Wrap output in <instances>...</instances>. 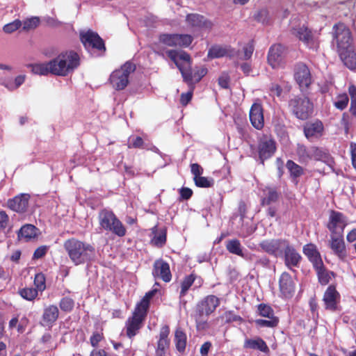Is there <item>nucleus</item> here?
Instances as JSON below:
<instances>
[{
    "label": "nucleus",
    "instance_id": "nucleus-1",
    "mask_svg": "<svg viewBox=\"0 0 356 356\" xmlns=\"http://www.w3.org/2000/svg\"><path fill=\"white\" fill-rule=\"evenodd\" d=\"M166 54L179 70L184 81L189 86H194L207 73L205 67H195L193 70L191 56L186 51L169 49L166 51Z\"/></svg>",
    "mask_w": 356,
    "mask_h": 356
},
{
    "label": "nucleus",
    "instance_id": "nucleus-2",
    "mask_svg": "<svg viewBox=\"0 0 356 356\" xmlns=\"http://www.w3.org/2000/svg\"><path fill=\"white\" fill-rule=\"evenodd\" d=\"M63 248L76 266L90 261L95 252L92 245L76 238L67 239L63 243Z\"/></svg>",
    "mask_w": 356,
    "mask_h": 356
},
{
    "label": "nucleus",
    "instance_id": "nucleus-3",
    "mask_svg": "<svg viewBox=\"0 0 356 356\" xmlns=\"http://www.w3.org/2000/svg\"><path fill=\"white\" fill-rule=\"evenodd\" d=\"M52 71L55 76H66L74 72L80 64L81 59L79 54L73 50L60 52L51 60Z\"/></svg>",
    "mask_w": 356,
    "mask_h": 356
},
{
    "label": "nucleus",
    "instance_id": "nucleus-4",
    "mask_svg": "<svg viewBox=\"0 0 356 356\" xmlns=\"http://www.w3.org/2000/svg\"><path fill=\"white\" fill-rule=\"evenodd\" d=\"M220 304V298L214 295H207L197 302L195 314L197 330H206L209 327L208 317L216 311Z\"/></svg>",
    "mask_w": 356,
    "mask_h": 356
},
{
    "label": "nucleus",
    "instance_id": "nucleus-5",
    "mask_svg": "<svg viewBox=\"0 0 356 356\" xmlns=\"http://www.w3.org/2000/svg\"><path fill=\"white\" fill-rule=\"evenodd\" d=\"M99 223L104 230L123 237L127 234V229L123 223L118 218L113 211L103 209L98 214Z\"/></svg>",
    "mask_w": 356,
    "mask_h": 356
},
{
    "label": "nucleus",
    "instance_id": "nucleus-6",
    "mask_svg": "<svg viewBox=\"0 0 356 356\" xmlns=\"http://www.w3.org/2000/svg\"><path fill=\"white\" fill-rule=\"evenodd\" d=\"M289 107L292 114L301 120H307L314 111V104L307 97L295 96L289 101Z\"/></svg>",
    "mask_w": 356,
    "mask_h": 356
},
{
    "label": "nucleus",
    "instance_id": "nucleus-7",
    "mask_svg": "<svg viewBox=\"0 0 356 356\" xmlns=\"http://www.w3.org/2000/svg\"><path fill=\"white\" fill-rule=\"evenodd\" d=\"M136 70V65L127 61L120 69L115 70L110 75L109 81L117 90L124 89L129 83V76Z\"/></svg>",
    "mask_w": 356,
    "mask_h": 356
},
{
    "label": "nucleus",
    "instance_id": "nucleus-8",
    "mask_svg": "<svg viewBox=\"0 0 356 356\" xmlns=\"http://www.w3.org/2000/svg\"><path fill=\"white\" fill-rule=\"evenodd\" d=\"M333 39L336 42L337 52L354 47L351 32L343 23L339 22L334 25Z\"/></svg>",
    "mask_w": 356,
    "mask_h": 356
},
{
    "label": "nucleus",
    "instance_id": "nucleus-9",
    "mask_svg": "<svg viewBox=\"0 0 356 356\" xmlns=\"http://www.w3.org/2000/svg\"><path fill=\"white\" fill-rule=\"evenodd\" d=\"M147 314L144 313L138 308H134L131 316L129 317L125 323L126 335L129 339L134 338L143 327Z\"/></svg>",
    "mask_w": 356,
    "mask_h": 356
},
{
    "label": "nucleus",
    "instance_id": "nucleus-10",
    "mask_svg": "<svg viewBox=\"0 0 356 356\" xmlns=\"http://www.w3.org/2000/svg\"><path fill=\"white\" fill-rule=\"evenodd\" d=\"M347 225V217L341 212L330 210L326 227L330 234H343V231Z\"/></svg>",
    "mask_w": 356,
    "mask_h": 356
},
{
    "label": "nucleus",
    "instance_id": "nucleus-11",
    "mask_svg": "<svg viewBox=\"0 0 356 356\" xmlns=\"http://www.w3.org/2000/svg\"><path fill=\"white\" fill-rule=\"evenodd\" d=\"M292 33L302 41L308 48L317 49L319 47L320 40L312 30L307 26H302L293 29Z\"/></svg>",
    "mask_w": 356,
    "mask_h": 356
},
{
    "label": "nucleus",
    "instance_id": "nucleus-12",
    "mask_svg": "<svg viewBox=\"0 0 356 356\" xmlns=\"http://www.w3.org/2000/svg\"><path fill=\"white\" fill-rule=\"evenodd\" d=\"M80 40L86 49H95L98 51H106L104 40L96 32L91 30L81 32Z\"/></svg>",
    "mask_w": 356,
    "mask_h": 356
},
{
    "label": "nucleus",
    "instance_id": "nucleus-13",
    "mask_svg": "<svg viewBox=\"0 0 356 356\" xmlns=\"http://www.w3.org/2000/svg\"><path fill=\"white\" fill-rule=\"evenodd\" d=\"M288 240L282 238L266 239L259 244L261 249L270 255L278 257L283 254V250Z\"/></svg>",
    "mask_w": 356,
    "mask_h": 356
},
{
    "label": "nucleus",
    "instance_id": "nucleus-14",
    "mask_svg": "<svg viewBox=\"0 0 356 356\" xmlns=\"http://www.w3.org/2000/svg\"><path fill=\"white\" fill-rule=\"evenodd\" d=\"M328 246L333 254L341 261H345L348 257V251L343 238V234H330Z\"/></svg>",
    "mask_w": 356,
    "mask_h": 356
},
{
    "label": "nucleus",
    "instance_id": "nucleus-15",
    "mask_svg": "<svg viewBox=\"0 0 356 356\" xmlns=\"http://www.w3.org/2000/svg\"><path fill=\"white\" fill-rule=\"evenodd\" d=\"M284 261L285 266L291 270L295 272L293 268L300 266L302 257L293 246L288 241L283 250Z\"/></svg>",
    "mask_w": 356,
    "mask_h": 356
},
{
    "label": "nucleus",
    "instance_id": "nucleus-16",
    "mask_svg": "<svg viewBox=\"0 0 356 356\" xmlns=\"http://www.w3.org/2000/svg\"><path fill=\"white\" fill-rule=\"evenodd\" d=\"M340 300L341 296L337 291L336 286L333 284L330 285L325 290L323 297L325 309L331 312L337 311Z\"/></svg>",
    "mask_w": 356,
    "mask_h": 356
},
{
    "label": "nucleus",
    "instance_id": "nucleus-17",
    "mask_svg": "<svg viewBox=\"0 0 356 356\" xmlns=\"http://www.w3.org/2000/svg\"><path fill=\"white\" fill-rule=\"evenodd\" d=\"M152 274L154 278L165 282H170L172 280L170 265L162 259H156L154 262Z\"/></svg>",
    "mask_w": 356,
    "mask_h": 356
},
{
    "label": "nucleus",
    "instance_id": "nucleus-18",
    "mask_svg": "<svg viewBox=\"0 0 356 356\" xmlns=\"http://www.w3.org/2000/svg\"><path fill=\"white\" fill-rule=\"evenodd\" d=\"M294 78L301 88H308L312 83L310 70L306 64L301 62L295 65Z\"/></svg>",
    "mask_w": 356,
    "mask_h": 356
},
{
    "label": "nucleus",
    "instance_id": "nucleus-19",
    "mask_svg": "<svg viewBox=\"0 0 356 356\" xmlns=\"http://www.w3.org/2000/svg\"><path fill=\"white\" fill-rule=\"evenodd\" d=\"M169 334V326L165 325L161 327L155 350V356H166V353L170 345Z\"/></svg>",
    "mask_w": 356,
    "mask_h": 356
},
{
    "label": "nucleus",
    "instance_id": "nucleus-20",
    "mask_svg": "<svg viewBox=\"0 0 356 356\" xmlns=\"http://www.w3.org/2000/svg\"><path fill=\"white\" fill-rule=\"evenodd\" d=\"M249 118L251 124L257 130H261L264 126V108L261 104L254 103L250 109Z\"/></svg>",
    "mask_w": 356,
    "mask_h": 356
},
{
    "label": "nucleus",
    "instance_id": "nucleus-21",
    "mask_svg": "<svg viewBox=\"0 0 356 356\" xmlns=\"http://www.w3.org/2000/svg\"><path fill=\"white\" fill-rule=\"evenodd\" d=\"M276 150V143L271 138H264L260 140L258 145V152L261 163L270 158Z\"/></svg>",
    "mask_w": 356,
    "mask_h": 356
},
{
    "label": "nucleus",
    "instance_id": "nucleus-22",
    "mask_svg": "<svg viewBox=\"0 0 356 356\" xmlns=\"http://www.w3.org/2000/svg\"><path fill=\"white\" fill-rule=\"evenodd\" d=\"M30 195L22 193L8 200V208L17 213H24L29 207Z\"/></svg>",
    "mask_w": 356,
    "mask_h": 356
},
{
    "label": "nucleus",
    "instance_id": "nucleus-23",
    "mask_svg": "<svg viewBox=\"0 0 356 356\" xmlns=\"http://www.w3.org/2000/svg\"><path fill=\"white\" fill-rule=\"evenodd\" d=\"M279 288L283 297L291 298L295 291V284L291 275L287 272H283L279 279Z\"/></svg>",
    "mask_w": 356,
    "mask_h": 356
},
{
    "label": "nucleus",
    "instance_id": "nucleus-24",
    "mask_svg": "<svg viewBox=\"0 0 356 356\" xmlns=\"http://www.w3.org/2000/svg\"><path fill=\"white\" fill-rule=\"evenodd\" d=\"M284 47L280 44L272 45L268 53V63L273 68L278 67L282 62Z\"/></svg>",
    "mask_w": 356,
    "mask_h": 356
},
{
    "label": "nucleus",
    "instance_id": "nucleus-25",
    "mask_svg": "<svg viewBox=\"0 0 356 356\" xmlns=\"http://www.w3.org/2000/svg\"><path fill=\"white\" fill-rule=\"evenodd\" d=\"M58 307L55 305H49L44 307L41 324L43 326L52 327L59 317Z\"/></svg>",
    "mask_w": 356,
    "mask_h": 356
},
{
    "label": "nucleus",
    "instance_id": "nucleus-26",
    "mask_svg": "<svg viewBox=\"0 0 356 356\" xmlns=\"http://www.w3.org/2000/svg\"><path fill=\"white\" fill-rule=\"evenodd\" d=\"M305 137L308 140L320 138L323 133L324 127L323 122L316 120L314 122L307 123L303 128Z\"/></svg>",
    "mask_w": 356,
    "mask_h": 356
},
{
    "label": "nucleus",
    "instance_id": "nucleus-27",
    "mask_svg": "<svg viewBox=\"0 0 356 356\" xmlns=\"http://www.w3.org/2000/svg\"><path fill=\"white\" fill-rule=\"evenodd\" d=\"M186 21L188 26L193 28L211 30L213 26L211 22L207 20L204 16L197 13H191L187 15Z\"/></svg>",
    "mask_w": 356,
    "mask_h": 356
},
{
    "label": "nucleus",
    "instance_id": "nucleus-28",
    "mask_svg": "<svg viewBox=\"0 0 356 356\" xmlns=\"http://www.w3.org/2000/svg\"><path fill=\"white\" fill-rule=\"evenodd\" d=\"M243 348L245 349H251L259 350L266 355L270 354V349L266 341L259 337H256L252 339H246L244 341Z\"/></svg>",
    "mask_w": 356,
    "mask_h": 356
},
{
    "label": "nucleus",
    "instance_id": "nucleus-29",
    "mask_svg": "<svg viewBox=\"0 0 356 356\" xmlns=\"http://www.w3.org/2000/svg\"><path fill=\"white\" fill-rule=\"evenodd\" d=\"M302 252L312 264L313 267L323 262L317 247L314 243H308L303 246Z\"/></svg>",
    "mask_w": 356,
    "mask_h": 356
},
{
    "label": "nucleus",
    "instance_id": "nucleus-30",
    "mask_svg": "<svg viewBox=\"0 0 356 356\" xmlns=\"http://www.w3.org/2000/svg\"><path fill=\"white\" fill-rule=\"evenodd\" d=\"M343 65L348 69H356V53L354 47L337 52Z\"/></svg>",
    "mask_w": 356,
    "mask_h": 356
},
{
    "label": "nucleus",
    "instance_id": "nucleus-31",
    "mask_svg": "<svg viewBox=\"0 0 356 356\" xmlns=\"http://www.w3.org/2000/svg\"><path fill=\"white\" fill-rule=\"evenodd\" d=\"M286 167L289 172L291 181L296 186L299 183L298 178L304 174V169L292 160H288Z\"/></svg>",
    "mask_w": 356,
    "mask_h": 356
},
{
    "label": "nucleus",
    "instance_id": "nucleus-32",
    "mask_svg": "<svg viewBox=\"0 0 356 356\" xmlns=\"http://www.w3.org/2000/svg\"><path fill=\"white\" fill-rule=\"evenodd\" d=\"M52 63L51 60L49 62L33 63L28 65V67L31 69V72L38 75L46 76L49 74L54 75V72L52 71Z\"/></svg>",
    "mask_w": 356,
    "mask_h": 356
},
{
    "label": "nucleus",
    "instance_id": "nucleus-33",
    "mask_svg": "<svg viewBox=\"0 0 356 356\" xmlns=\"http://www.w3.org/2000/svg\"><path fill=\"white\" fill-rule=\"evenodd\" d=\"M152 233L154 234V237L151 239V245L157 248H162L166 243L167 239V231L166 229H160L158 232V226L155 225L151 229Z\"/></svg>",
    "mask_w": 356,
    "mask_h": 356
},
{
    "label": "nucleus",
    "instance_id": "nucleus-34",
    "mask_svg": "<svg viewBox=\"0 0 356 356\" xmlns=\"http://www.w3.org/2000/svg\"><path fill=\"white\" fill-rule=\"evenodd\" d=\"M316 273L318 280L321 285H326L331 279L330 275H334L332 271L327 270L323 262L313 267Z\"/></svg>",
    "mask_w": 356,
    "mask_h": 356
},
{
    "label": "nucleus",
    "instance_id": "nucleus-35",
    "mask_svg": "<svg viewBox=\"0 0 356 356\" xmlns=\"http://www.w3.org/2000/svg\"><path fill=\"white\" fill-rule=\"evenodd\" d=\"M37 229H38L34 225L26 224L18 231L17 238L19 240L24 238L25 241H29L37 236Z\"/></svg>",
    "mask_w": 356,
    "mask_h": 356
},
{
    "label": "nucleus",
    "instance_id": "nucleus-36",
    "mask_svg": "<svg viewBox=\"0 0 356 356\" xmlns=\"http://www.w3.org/2000/svg\"><path fill=\"white\" fill-rule=\"evenodd\" d=\"M264 197L261 200V204L262 206L270 205L272 203L276 202L279 197L280 194L277 189L273 187H266L264 189Z\"/></svg>",
    "mask_w": 356,
    "mask_h": 356
},
{
    "label": "nucleus",
    "instance_id": "nucleus-37",
    "mask_svg": "<svg viewBox=\"0 0 356 356\" xmlns=\"http://www.w3.org/2000/svg\"><path fill=\"white\" fill-rule=\"evenodd\" d=\"M186 342L187 337L186 333L181 328L177 329L175 332V343L177 350L180 353H184Z\"/></svg>",
    "mask_w": 356,
    "mask_h": 356
},
{
    "label": "nucleus",
    "instance_id": "nucleus-38",
    "mask_svg": "<svg viewBox=\"0 0 356 356\" xmlns=\"http://www.w3.org/2000/svg\"><path fill=\"white\" fill-rule=\"evenodd\" d=\"M226 249L229 253L243 257V247L238 239H231L226 241Z\"/></svg>",
    "mask_w": 356,
    "mask_h": 356
},
{
    "label": "nucleus",
    "instance_id": "nucleus-39",
    "mask_svg": "<svg viewBox=\"0 0 356 356\" xmlns=\"http://www.w3.org/2000/svg\"><path fill=\"white\" fill-rule=\"evenodd\" d=\"M197 278V275L194 273H191L186 276L181 282V290L179 292V298L184 297L188 289L191 287L193 284L195 282Z\"/></svg>",
    "mask_w": 356,
    "mask_h": 356
},
{
    "label": "nucleus",
    "instance_id": "nucleus-40",
    "mask_svg": "<svg viewBox=\"0 0 356 356\" xmlns=\"http://www.w3.org/2000/svg\"><path fill=\"white\" fill-rule=\"evenodd\" d=\"M156 293V289H153L146 293L140 301L136 304L135 307L138 308L144 313L147 314L149 307V301Z\"/></svg>",
    "mask_w": 356,
    "mask_h": 356
},
{
    "label": "nucleus",
    "instance_id": "nucleus-41",
    "mask_svg": "<svg viewBox=\"0 0 356 356\" xmlns=\"http://www.w3.org/2000/svg\"><path fill=\"white\" fill-rule=\"evenodd\" d=\"M127 147L129 149H149L143 138L138 136H131L129 137Z\"/></svg>",
    "mask_w": 356,
    "mask_h": 356
},
{
    "label": "nucleus",
    "instance_id": "nucleus-42",
    "mask_svg": "<svg viewBox=\"0 0 356 356\" xmlns=\"http://www.w3.org/2000/svg\"><path fill=\"white\" fill-rule=\"evenodd\" d=\"M296 154L298 157V161L302 164H307L312 159V155L308 152L306 146L304 145H298Z\"/></svg>",
    "mask_w": 356,
    "mask_h": 356
},
{
    "label": "nucleus",
    "instance_id": "nucleus-43",
    "mask_svg": "<svg viewBox=\"0 0 356 356\" xmlns=\"http://www.w3.org/2000/svg\"><path fill=\"white\" fill-rule=\"evenodd\" d=\"M227 54V49L220 45H213L209 49L207 56L209 58L213 59L221 58Z\"/></svg>",
    "mask_w": 356,
    "mask_h": 356
},
{
    "label": "nucleus",
    "instance_id": "nucleus-44",
    "mask_svg": "<svg viewBox=\"0 0 356 356\" xmlns=\"http://www.w3.org/2000/svg\"><path fill=\"white\" fill-rule=\"evenodd\" d=\"M349 97L346 92L338 94L333 104L336 108L339 111L344 110L348 105Z\"/></svg>",
    "mask_w": 356,
    "mask_h": 356
},
{
    "label": "nucleus",
    "instance_id": "nucleus-45",
    "mask_svg": "<svg viewBox=\"0 0 356 356\" xmlns=\"http://www.w3.org/2000/svg\"><path fill=\"white\" fill-rule=\"evenodd\" d=\"M257 312L258 315L265 317H276L275 316L274 310L270 305L265 303H260L257 306Z\"/></svg>",
    "mask_w": 356,
    "mask_h": 356
},
{
    "label": "nucleus",
    "instance_id": "nucleus-46",
    "mask_svg": "<svg viewBox=\"0 0 356 356\" xmlns=\"http://www.w3.org/2000/svg\"><path fill=\"white\" fill-rule=\"evenodd\" d=\"M176 38V33H162L159 36V41L168 47H177Z\"/></svg>",
    "mask_w": 356,
    "mask_h": 356
},
{
    "label": "nucleus",
    "instance_id": "nucleus-47",
    "mask_svg": "<svg viewBox=\"0 0 356 356\" xmlns=\"http://www.w3.org/2000/svg\"><path fill=\"white\" fill-rule=\"evenodd\" d=\"M268 320L264 319H256L255 324L260 327H275L279 324L278 317H270L268 318Z\"/></svg>",
    "mask_w": 356,
    "mask_h": 356
},
{
    "label": "nucleus",
    "instance_id": "nucleus-48",
    "mask_svg": "<svg viewBox=\"0 0 356 356\" xmlns=\"http://www.w3.org/2000/svg\"><path fill=\"white\" fill-rule=\"evenodd\" d=\"M194 183L199 188H210L214 185V180L211 177L199 176L193 178Z\"/></svg>",
    "mask_w": 356,
    "mask_h": 356
},
{
    "label": "nucleus",
    "instance_id": "nucleus-49",
    "mask_svg": "<svg viewBox=\"0 0 356 356\" xmlns=\"http://www.w3.org/2000/svg\"><path fill=\"white\" fill-rule=\"evenodd\" d=\"M40 343H42L49 350L56 349L57 343L55 341L53 336L49 332H45L40 339Z\"/></svg>",
    "mask_w": 356,
    "mask_h": 356
},
{
    "label": "nucleus",
    "instance_id": "nucleus-50",
    "mask_svg": "<svg viewBox=\"0 0 356 356\" xmlns=\"http://www.w3.org/2000/svg\"><path fill=\"white\" fill-rule=\"evenodd\" d=\"M19 294L24 299L32 301L38 296V291L35 288H24L19 291Z\"/></svg>",
    "mask_w": 356,
    "mask_h": 356
},
{
    "label": "nucleus",
    "instance_id": "nucleus-51",
    "mask_svg": "<svg viewBox=\"0 0 356 356\" xmlns=\"http://www.w3.org/2000/svg\"><path fill=\"white\" fill-rule=\"evenodd\" d=\"M59 307L63 312L70 313L74 307V300L70 297L62 298L59 302Z\"/></svg>",
    "mask_w": 356,
    "mask_h": 356
},
{
    "label": "nucleus",
    "instance_id": "nucleus-52",
    "mask_svg": "<svg viewBox=\"0 0 356 356\" xmlns=\"http://www.w3.org/2000/svg\"><path fill=\"white\" fill-rule=\"evenodd\" d=\"M177 47H188L192 43L193 38L189 34L176 33Z\"/></svg>",
    "mask_w": 356,
    "mask_h": 356
},
{
    "label": "nucleus",
    "instance_id": "nucleus-53",
    "mask_svg": "<svg viewBox=\"0 0 356 356\" xmlns=\"http://www.w3.org/2000/svg\"><path fill=\"white\" fill-rule=\"evenodd\" d=\"M35 289L40 292L46 289V277L42 273L35 274L33 281Z\"/></svg>",
    "mask_w": 356,
    "mask_h": 356
},
{
    "label": "nucleus",
    "instance_id": "nucleus-54",
    "mask_svg": "<svg viewBox=\"0 0 356 356\" xmlns=\"http://www.w3.org/2000/svg\"><path fill=\"white\" fill-rule=\"evenodd\" d=\"M40 24V18L38 17H32L24 20L22 23V30L29 31L35 29Z\"/></svg>",
    "mask_w": 356,
    "mask_h": 356
},
{
    "label": "nucleus",
    "instance_id": "nucleus-55",
    "mask_svg": "<svg viewBox=\"0 0 356 356\" xmlns=\"http://www.w3.org/2000/svg\"><path fill=\"white\" fill-rule=\"evenodd\" d=\"M222 318L225 319L226 323H230L232 322H243V319L241 316L236 314L234 311L229 310L226 311Z\"/></svg>",
    "mask_w": 356,
    "mask_h": 356
},
{
    "label": "nucleus",
    "instance_id": "nucleus-56",
    "mask_svg": "<svg viewBox=\"0 0 356 356\" xmlns=\"http://www.w3.org/2000/svg\"><path fill=\"white\" fill-rule=\"evenodd\" d=\"M25 79V75H19L15 77L14 83H3V85L9 90H14L24 83Z\"/></svg>",
    "mask_w": 356,
    "mask_h": 356
},
{
    "label": "nucleus",
    "instance_id": "nucleus-57",
    "mask_svg": "<svg viewBox=\"0 0 356 356\" xmlns=\"http://www.w3.org/2000/svg\"><path fill=\"white\" fill-rule=\"evenodd\" d=\"M104 339V336L103 330L101 329L99 331H95L92 332V334L90 337V343L92 347L96 348L98 346L99 342Z\"/></svg>",
    "mask_w": 356,
    "mask_h": 356
},
{
    "label": "nucleus",
    "instance_id": "nucleus-58",
    "mask_svg": "<svg viewBox=\"0 0 356 356\" xmlns=\"http://www.w3.org/2000/svg\"><path fill=\"white\" fill-rule=\"evenodd\" d=\"M256 21L262 23L263 24H267L269 23V15L268 11L266 9H261L259 10L254 16Z\"/></svg>",
    "mask_w": 356,
    "mask_h": 356
},
{
    "label": "nucleus",
    "instance_id": "nucleus-59",
    "mask_svg": "<svg viewBox=\"0 0 356 356\" xmlns=\"http://www.w3.org/2000/svg\"><path fill=\"white\" fill-rule=\"evenodd\" d=\"M22 25L19 19H15L13 22L3 26V30L6 33H11L19 29Z\"/></svg>",
    "mask_w": 356,
    "mask_h": 356
},
{
    "label": "nucleus",
    "instance_id": "nucleus-60",
    "mask_svg": "<svg viewBox=\"0 0 356 356\" xmlns=\"http://www.w3.org/2000/svg\"><path fill=\"white\" fill-rule=\"evenodd\" d=\"M254 49V48L253 42L252 41L249 42L243 48V56L242 58L243 60L250 59L252 57Z\"/></svg>",
    "mask_w": 356,
    "mask_h": 356
},
{
    "label": "nucleus",
    "instance_id": "nucleus-61",
    "mask_svg": "<svg viewBox=\"0 0 356 356\" xmlns=\"http://www.w3.org/2000/svg\"><path fill=\"white\" fill-rule=\"evenodd\" d=\"M179 201L188 200L192 197L193 194L192 189L188 187H181L179 190Z\"/></svg>",
    "mask_w": 356,
    "mask_h": 356
},
{
    "label": "nucleus",
    "instance_id": "nucleus-62",
    "mask_svg": "<svg viewBox=\"0 0 356 356\" xmlns=\"http://www.w3.org/2000/svg\"><path fill=\"white\" fill-rule=\"evenodd\" d=\"M194 86H191V90L186 93H182L180 97V103L182 106H186L192 99Z\"/></svg>",
    "mask_w": 356,
    "mask_h": 356
},
{
    "label": "nucleus",
    "instance_id": "nucleus-63",
    "mask_svg": "<svg viewBox=\"0 0 356 356\" xmlns=\"http://www.w3.org/2000/svg\"><path fill=\"white\" fill-rule=\"evenodd\" d=\"M191 172L193 175V178H196L199 176H201L204 172L203 168L198 163H191Z\"/></svg>",
    "mask_w": 356,
    "mask_h": 356
},
{
    "label": "nucleus",
    "instance_id": "nucleus-64",
    "mask_svg": "<svg viewBox=\"0 0 356 356\" xmlns=\"http://www.w3.org/2000/svg\"><path fill=\"white\" fill-rule=\"evenodd\" d=\"M346 240L350 243H354L353 248L356 252V228H353L347 234Z\"/></svg>",
    "mask_w": 356,
    "mask_h": 356
}]
</instances>
